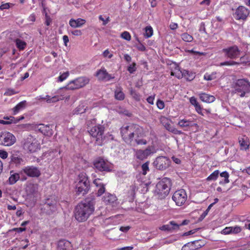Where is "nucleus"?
<instances>
[{"label": "nucleus", "mask_w": 250, "mask_h": 250, "mask_svg": "<svg viewBox=\"0 0 250 250\" xmlns=\"http://www.w3.org/2000/svg\"><path fill=\"white\" fill-rule=\"evenodd\" d=\"M95 210V201L86 199L79 203L75 208L74 216L79 222L86 221Z\"/></svg>", "instance_id": "obj_1"}, {"label": "nucleus", "mask_w": 250, "mask_h": 250, "mask_svg": "<svg viewBox=\"0 0 250 250\" xmlns=\"http://www.w3.org/2000/svg\"><path fill=\"white\" fill-rule=\"evenodd\" d=\"M142 128L139 125L129 124L122 126L120 132L123 140L126 143L130 144L135 137L142 136Z\"/></svg>", "instance_id": "obj_2"}, {"label": "nucleus", "mask_w": 250, "mask_h": 250, "mask_svg": "<svg viewBox=\"0 0 250 250\" xmlns=\"http://www.w3.org/2000/svg\"><path fill=\"white\" fill-rule=\"evenodd\" d=\"M75 183L76 192L77 194L83 195L88 193L90 189V182L86 173H80Z\"/></svg>", "instance_id": "obj_3"}, {"label": "nucleus", "mask_w": 250, "mask_h": 250, "mask_svg": "<svg viewBox=\"0 0 250 250\" xmlns=\"http://www.w3.org/2000/svg\"><path fill=\"white\" fill-rule=\"evenodd\" d=\"M171 180L165 177L159 181L156 185L155 193L160 199H164L168 195L170 190Z\"/></svg>", "instance_id": "obj_4"}, {"label": "nucleus", "mask_w": 250, "mask_h": 250, "mask_svg": "<svg viewBox=\"0 0 250 250\" xmlns=\"http://www.w3.org/2000/svg\"><path fill=\"white\" fill-rule=\"evenodd\" d=\"M232 93H237L241 97H244L246 93L250 92V83L246 79H238L232 84Z\"/></svg>", "instance_id": "obj_5"}, {"label": "nucleus", "mask_w": 250, "mask_h": 250, "mask_svg": "<svg viewBox=\"0 0 250 250\" xmlns=\"http://www.w3.org/2000/svg\"><path fill=\"white\" fill-rule=\"evenodd\" d=\"M23 148L30 153L37 152L41 149V144L38 139L31 135H28L24 139Z\"/></svg>", "instance_id": "obj_6"}, {"label": "nucleus", "mask_w": 250, "mask_h": 250, "mask_svg": "<svg viewBox=\"0 0 250 250\" xmlns=\"http://www.w3.org/2000/svg\"><path fill=\"white\" fill-rule=\"evenodd\" d=\"M90 79L86 76L78 77L69 81L66 85L64 87L66 90H74L83 88L89 83Z\"/></svg>", "instance_id": "obj_7"}, {"label": "nucleus", "mask_w": 250, "mask_h": 250, "mask_svg": "<svg viewBox=\"0 0 250 250\" xmlns=\"http://www.w3.org/2000/svg\"><path fill=\"white\" fill-rule=\"evenodd\" d=\"M104 127L101 125H98L92 127L89 131L90 135L95 138V143L96 145L99 146L103 145L104 139Z\"/></svg>", "instance_id": "obj_8"}, {"label": "nucleus", "mask_w": 250, "mask_h": 250, "mask_svg": "<svg viewBox=\"0 0 250 250\" xmlns=\"http://www.w3.org/2000/svg\"><path fill=\"white\" fill-rule=\"evenodd\" d=\"M177 125L185 131H191L196 132L198 131L199 125L190 119L186 118L179 119Z\"/></svg>", "instance_id": "obj_9"}, {"label": "nucleus", "mask_w": 250, "mask_h": 250, "mask_svg": "<svg viewBox=\"0 0 250 250\" xmlns=\"http://www.w3.org/2000/svg\"><path fill=\"white\" fill-rule=\"evenodd\" d=\"M94 167L100 172H109L111 171L112 167L111 164L102 157L95 159L93 162Z\"/></svg>", "instance_id": "obj_10"}, {"label": "nucleus", "mask_w": 250, "mask_h": 250, "mask_svg": "<svg viewBox=\"0 0 250 250\" xmlns=\"http://www.w3.org/2000/svg\"><path fill=\"white\" fill-rule=\"evenodd\" d=\"M16 142V137L8 131L0 132V145L10 146Z\"/></svg>", "instance_id": "obj_11"}, {"label": "nucleus", "mask_w": 250, "mask_h": 250, "mask_svg": "<svg viewBox=\"0 0 250 250\" xmlns=\"http://www.w3.org/2000/svg\"><path fill=\"white\" fill-rule=\"evenodd\" d=\"M156 152V150L155 147L152 146H149L145 149L135 150V156L137 159L144 160Z\"/></svg>", "instance_id": "obj_12"}, {"label": "nucleus", "mask_w": 250, "mask_h": 250, "mask_svg": "<svg viewBox=\"0 0 250 250\" xmlns=\"http://www.w3.org/2000/svg\"><path fill=\"white\" fill-rule=\"evenodd\" d=\"M187 192L183 189L175 191L172 197V200L178 206H183L187 200Z\"/></svg>", "instance_id": "obj_13"}, {"label": "nucleus", "mask_w": 250, "mask_h": 250, "mask_svg": "<svg viewBox=\"0 0 250 250\" xmlns=\"http://www.w3.org/2000/svg\"><path fill=\"white\" fill-rule=\"evenodd\" d=\"M225 56L230 59H236L239 58L241 51L237 45H233L222 50Z\"/></svg>", "instance_id": "obj_14"}, {"label": "nucleus", "mask_w": 250, "mask_h": 250, "mask_svg": "<svg viewBox=\"0 0 250 250\" xmlns=\"http://www.w3.org/2000/svg\"><path fill=\"white\" fill-rule=\"evenodd\" d=\"M171 162L169 159L165 156L157 157L153 162V166L158 169L164 170L169 167Z\"/></svg>", "instance_id": "obj_15"}, {"label": "nucleus", "mask_w": 250, "mask_h": 250, "mask_svg": "<svg viewBox=\"0 0 250 250\" xmlns=\"http://www.w3.org/2000/svg\"><path fill=\"white\" fill-rule=\"evenodd\" d=\"M250 10L244 6H239L233 14L234 17L237 20H246L250 14Z\"/></svg>", "instance_id": "obj_16"}, {"label": "nucleus", "mask_w": 250, "mask_h": 250, "mask_svg": "<svg viewBox=\"0 0 250 250\" xmlns=\"http://www.w3.org/2000/svg\"><path fill=\"white\" fill-rule=\"evenodd\" d=\"M21 172L26 174L28 177L34 178H38L41 174L39 168L33 166H27L23 167L21 170Z\"/></svg>", "instance_id": "obj_17"}, {"label": "nucleus", "mask_w": 250, "mask_h": 250, "mask_svg": "<svg viewBox=\"0 0 250 250\" xmlns=\"http://www.w3.org/2000/svg\"><path fill=\"white\" fill-rule=\"evenodd\" d=\"M102 200L106 205L115 207L117 205V198L114 195L110 193H106L103 197Z\"/></svg>", "instance_id": "obj_18"}, {"label": "nucleus", "mask_w": 250, "mask_h": 250, "mask_svg": "<svg viewBox=\"0 0 250 250\" xmlns=\"http://www.w3.org/2000/svg\"><path fill=\"white\" fill-rule=\"evenodd\" d=\"M171 76H175L178 79H181L183 77V72L180 69L178 64L175 62H172L169 64Z\"/></svg>", "instance_id": "obj_19"}, {"label": "nucleus", "mask_w": 250, "mask_h": 250, "mask_svg": "<svg viewBox=\"0 0 250 250\" xmlns=\"http://www.w3.org/2000/svg\"><path fill=\"white\" fill-rule=\"evenodd\" d=\"M96 76L97 77L99 80L105 81H108L114 78L108 74L104 68L98 70L96 72Z\"/></svg>", "instance_id": "obj_20"}, {"label": "nucleus", "mask_w": 250, "mask_h": 250, "mask_svg": "<svg viewBox=\"0 0 250 250\" xmlns=\"http://www.w3.org/2000/svg\"><path fill=\"white\" fill-rule=\"evenodd\" d=\"M200 240H196L190 242L182 247V250H196L204 246L203 244H201Z\"/></svg>", "instance_id": "obj_21"}, {"label": "nucleus", "mask_w": 250, "mask_h": 250, "mask_svg": "<svg viewBox=\"0 0 250 250\" xmlns=\"http://www.w3.org/2000/svg\"><path fill=\"white\" fill-rule=\"evenodd\" d=\"M159 229L163 231L173 232L179 229V225L174 221H171L167 224L160 227Z\"/></svg>", "instance_id": "obj_22"}, {"label": "nucleus", "mask_w": 250, "mask_h": 250, "mask_svg": "<svg viewBox=\"0 0 250 250\" xmlns=\"http://www.w3.org/2000/svg\"><path fill=\"white\" fill-rule=\"evenodd\" d=\"M238 143L241 150L247 151L249 149L250 142L249 139L246 136H243L238 138Z\"/></svg>", "instance_id": "obj_23"}, {"label": "nucleus", "mask_w": 250, "mask_h": 250, "mask_svg": "<svg viewBox=\"0 0 250 250\" xmlns=\"http://www.w3.org/2000/svg\"><path fill=\"white\" fill-rule=\"evenodd\" d=\"M50 125H44V124H39L37 126L38 130L41 132L42 134L51 136L53 134V131L51 128Z\"/></svg>", "instance_id": "obj_24"}, {"label": "nucleus", "mask_w": 250, "mask_h": 250, "mask_svg": "<svg viewBox=\"0 0 250 250\" xmlns=\"http://www.w3.org/2000/svg\"><path fill=\"white\" fill-rule=\"evenodd\" d=\"M55 201L47 199L43 206V209L47 214H50L56 210Z\"/></svg>", "instance_id": "obj_25"}, {"label": "nucleus", "mask_w": 250, "mask_h": 250, "mask_svg": "<svg viewBox=\"0 0 250 250\" xmlns=\"http://www.w3.org/2000/svg\"><path fill=\"white\" fill-rule=\"evenodd\" d=\"M101 180L99 178L95 179L93 181V184L98 188L96 193L97 196H100L105 191V184L101 182Z\"/></svg>", "instance_id": "obj_26"}, {"label": "nucleus", "mask_w": 250, "mask_h": 250, "mask_svg": "<svg viewBox=\"0 0 250 250\" xmlns=\"http://www.w3.org/2000/svg\"><path fill=\"white\" fill-rule=\"evenodd\" d=\"M58 250H73L71 243L65 240H61L58 243Z\"/></svg>", "instance_id": "obj_27"}, {"label": "nucleus", "mask_w": 250, "mask_h": 250, "mask_svg": "<svg viewBox=\"0 0 250 250\" xmlns=\"http://www.w3.org/2000/svg\"><path fill=\"white\" fill-rule=\"evenodd\" d=\"M85 23V20L81 18H79L77 20L71 19L69 22L70 26L75 28L82 26Z\"/></svg>", "instance_id": "obj_28"}, {"label": "nucleus", "mask_w": 250, "mask_h": 250, "mask_svg": "<svg viewBox=\"0 0 250 250\" xmlns=\"http://www.w3.org/2000/svg\"><path fill=\"white\" fill-rule=\"evenodd\" d=\"M199 98L202 102L207 103H212L215 100V98L214 96L207 94L206 93H202L200 94Z\"/></svg>", "instance_id": "obj_29"}, {"label": "nucleus", "mask_w": 250, "mask_h": 250, "mask_svg": "<svg viewBox=\"0 0 250 250\" xmlns=\"http://www.w3.org/2000/svg\"><path fill=\"white\" fill-rule=\"evenodd\" d=\"M3 119L7 121L0 120V123L3 125H9L12 123L16 124L19 122V119L15 118L13 116L4 117Z\"/></svg>", "instance_id": "obj_30"}, {"label": "nucleus", "mask_w": 250, "mask_h": 250, "mask_svg": "<svg viewBox=\"0 0 250 250\" xmlns=\"http://www.w3.org/2000/svg\"><path fill=\"white\" fill-rule=\"evenodd\" d=\"M26 102L23 101L17 104L13 109V114L15 115L17 114L19 111L25 108Z\"/></svg>", "instance_id": "obj_31"}, {"label": "nucleus", "mask_w": 250, "mask_h": 250, "mask_svg": "<svg viewBox=\"0 0 250 250\" xmlns=\"http://www.w3.org/2000/svg\"><path fill=\"white\" fill-rule=\"evenodd\" d=\"M161 124L165 127V128L168 131L172 127L170 124L168 119L165 116H162L160 118Z\"/></svg>", "instance_id": "obj_32"}, {"label": "nucleus", "mask_w": 250, "mask_h": 250, "mask_svg": "<svg viewBox=\"0 0 250 250\" xmlns=\"http://www.w3.org/2000/svg\"><path fill=\"white\" fill-rule=\"evenodd\" d=\"M13 171H10V176L8 179L9 183L10 185L15 184L20 179V175L17 173H13Z\"/></svg>", "instance_id": "obj_33"}, {"label": "nucleus", "mask_w": 250, "mask_h": 250, "mask_svg": "<svg viewBox=\"0 0 250 250\" xmlns=\"http://www.w3.org/2000/svg\"><path fill=\"white\" fill-rule=\"evenodd\" d=\"M87 109V106L84 104H80L74 110V114H80L84 113Z\"/></svg>", "instance_id": "obj_34"}, {"label": "nucleus", "mask_w": 250, "mask_h": 250, "mask_svg": "<svg viewBox=\"0 0 250 250\" xmlns=\"http://www.w3.org/2000/svg\"><path fill=\"white\" fill-rule=\"evenodd\" d=\"M125 95L124 92L122 91L121 87H119L115 91V98L116 100L122 101L124 100Z\"/></svg>", "instance_id": "obj_35"}, {"label": "nucleus", "mask_w": 250, "mask_h": 250, "mask_svg": "<svg viewBox=\"0 0 250 250\" xmlns=\"http://www.w3.org/2000/svg\"><path fill=\"white\" fill-rule=\"evenodd\" d=\"M15 42L17 47L20 50H23L25 48L26 43L24 41H23L19 39H17L15 40Z\"/></svg>", "instance_id": "obj_36"}, {"label": "nucleus", "mask_w": 250, "mask_h": 250, "mask_svg": "<svg viewBox=\"0 0 250 250\" xmlns=\"http://www.w3.org/2000/svg\"><path fill=\"white\" fill-rule=\"evenodd\" d=\"M43 100H45L47 103H53L59 101L60 100H62V99H60L58 96H54L52 97H50L49 95H46Z\"/></svg>", "instance_id": "obj_37"}, {"label": "nucleus", "mask_w": 250, "mask_h": 250, "mask_svg": "<svg viewBox=\"0 0 250 250\" xmlns=\"http://www.w3.org/2000/svg\"><path fill=\"white\" fill-rule=\"evenodd\" d=\"M219 171L218 170H216L213 171L211 174H210L207 178L206 180L209 181H215L216 180L219 175Z\"/></svg>", "instance_id": "obj_38"}, {"label": "nucleus", "mask_w": 250, "mask_h": 250, "mask_svg": "<svg viewBox=\"0 0 250 250\" xmlns=\"http://www.w3.org/2000/svg\"><path fill=\"white\" fill-rule=\"evenodd\" d=\"M183 77H184L187 81H191L194 77V74L189 72L188 70H184L183 71Z\"/></svg>", "instance_id": "obj_39"}, {"label": "nucleus", "mask_w": 250, "mask_h": 250, "mask_svg": "<svg viewBox=\"0 0 250 250\" xmlns=\"http://www.w3.org/2000/svg\"><path fill=\"white\" fill-rule=\"evenodd\" d=\"M220 176L221 177H223L224 178V181H220V184H227L229 182V173L227 171H223L220 174Z\"/></svg>", "instance_id": "obj_40"}, {"label": "nucleus", "mask_w": 250, "mask_h": 250, "mask_svg": "<svg viewBox=\"0 0 250 250\" xmlns=\"http://www.w3.org/2000/svg\"><path fill=\"white\" fill-rule=\"evenodd\" d=\"M216 74L217 73L215 72H212L211 74L206 73L204 75V78L207 81L215 80L217 78Z\"/></svg>", "instance_id": "obj_41"}, {"label": "nucleus", "mask_w": 250, "mask_h": 250, "mask_svg": "<svg viewBox=\"0 0 250 250\" xmlns=\"http://www.w3.org/2000/svg\"><path fill=\"white\" fill-rule=\"evenodd\" d=\"M153 34V30L150 26H147L145 28L144 36L146 38L151 37Z\"/></svg>", "instance_id": "obj_42"}, {"label": "nucleus", "mask_w": 250, "mask_h": 250, "mask_svg": "<svg viewBox=\"0 0 250 250\" xmlns=\"http://www.w3.org/2000/svg\"><path fill=\"white\" fill-rule=\"evenodd\" d=\"M182 40L186 42H191L193 40V37L187 33H184L181 35Z\"/></svg>", "instance_id": "obj_43"}, {"label": "nucleus", "mask_w": 250, "mask_h": 250, "mask_svg": "<svg viewBox=\"0 0 250 250\" xmlns=\"http://www.w3.org/2000/svg\"><path fill=\"white\" fill-rule=\"evenodd\" d=\"M130 94L132 97L137 101H140L141 100V95L139 93L136 92L135 90L131 89L130 90Z\"/></svg>", "instance_id": "obj_44"}, {"label": "nucleus", "mask_w": 250, "mask_h": 250, "mask_svg": "<svg viewBox=\"0 0 250 250\" xmlns=\"http://www.w3.org/2000/svg\"><path fill=\"white\" fill-rule=\"evenodd\" d=\"M239 63L233 61H226L224 62H221L220 64L219 65L220 66H232L238 64Z\"/></svg>", "instance_id": "obj_45"}, {"label": "nucleus", "mask_w": 250, "mask_h": 250, "mask_svg": "<svg viewBox=\"0 0 250 250\" xmlns=\"http://www.w3.org/2000/svg\"><path fill=\"white\" fill-rule=\"evenodd\" d=\"M149 164V162L147 161L142 165L143 174L144 175H146L147 172L149 170L148 167Z\"/></svg>", "instance_id": "obj_46"}, {"label": "nucleus", "mask_w": 250, "mask_h": 250, "mask_svg": "<svg viewBox=\"0 0 250 250\" xmlns=\"http://www.w3.org/2000/svg\"><path fill=\"white\" fill-rule=\"evenodd\" d=\"M69 76V73L68 71H66L65 72L63 73L62 74L60 75L58 77V81L60 82H62L65 80H66L68 76Z\"/></svg>", "instance_id": "obj_47"}, {"label": "nucleus", "mask_w": 250, "mask_h": 250, "mask_svg": "<svg viewBox=\"0 0 250 250\" xmlns=\"http://www.w3.org/2000/svg\"><path fill=\"white\" fill-rule=\"evenodd\" d=\"M121 37L125 40L126 41H129L131 40V35L130 33L127 31L123 32L121 35Z\"/></svg>", "instance_id": "obj_48"}, {"label": "nucleus", "mask_w": 250, "mask_h": 250, "mask_svg": "<svg viewBox=\"0 0 250 250\" xmlns=\"http://www.w3.org/2000/svg\"><path fill=\"white\" fill-rule=\"evenodd\" d=\"M135 141L137 145H146L147 144V141L146 139H138L139 137H135Z\"/></svg>", "instance_id": "obj_49"}, {"label": "nucleus", "mask_w": 250, "mask_h": 250, "mask_svg": "<svg viewBox=\"0 0 250 250\" xmlns=\"http://www.w3.org/2000/svg\"><path fill=\"white\" fill-rule=\"evenodd\" d=\"M136 64L135 62H133L131 65H130L127 67L128 71L132 74L136 70Z\"/></svg>", "instance_id": "obj_50"}, {"label": "nucleus", "mask_w": 250, "mask_h": 250, "mask_svg": "<svg viewBox=\"0 0 250 250\" xmlns=\"http://www.w3.org/2000/svg\"><path fill=\"white\" fill-rule=\"evenodd\" d=\"M138 42L139 43L138 44H136L135 45V47H136V48L140 51H146V48L145 46L143 44H142L139 40H138Z\"/></svg>", "instance_id": "obj_51"}, {"label": "nucleus", "mask_w": 250, "mask_h": 250, "mask_svg": "<svg viewBox=\"0 0 250 250\" xmlns=\"http://www.w3.org/2000/svg\"><path fill=\"white\" fill-rule=\"evenodd\" d=\"M156 105L157 107L159 109H163L165 108V104H164V102L160 99L158 100L156 102Z\"/></svg>", "instance_id": "obj_52"}, {"label": "nucleus", "mask_w": 250, "mask_h": 250, "mask_svg": "<svg viewBox=\"0 0 250 250\" xmlns=\"http://www.w3.org/2000/svg\"><path fill=\"white\" fill-rule=\"evenodd\" d=\"M21 158L14 155L12 156L11 158V162L16 164H20L21 162Z\"/></svg>", "instance_id": "obj_53"}, {"label": "nucleus", "mask_w": 250, "mask_h": 250, "mask_svg": "<svg viewBox=\"0 0 250 250\" xmlns=\"http://www.w3.org/2000/svg\"><path fill=\"white\" fill-rule=\"evenodd\" d=\"M45 24L47 26H49L52 22V19L46 13L45 14Z\"/></svg>", "instance_id": "obj_54"}, {"label": "nucleus", "mask_w": 250, "mask_h": 250, "mask_svg": "<svg viewBox=\"0 0 250 250\" xmlns=\"http://www.w3.org/2000/svg\"><path fill=\"white\" fill-rule=\"evenodd\" d=\"M168 131L176 135H181L183 133L182 131L178 130L173 126Z\"/></svg>", "instance_id": "obj_55"}, {"label": "nucleus", "mask_w": 250, "mask_h": 250, "mask_svg": "<svg viewBox=\"0 0 250 250\" xmlns=\"http://www.w3.org/2000/svg\"><path fill=\"white\" fill-rule=\"evenodd\" d=\"M103 55L104 58H108L109 59H111L113 56L108 49L105 50L103 53Z\"/></svg>", "instance_id": "obj_56"}, {"label": "nucleus", "mask_w": 250, "mask_h": 250, "mask_svg": "<svg viewBox=\"0 0 250 250\" xmlns=\"http://www.w3.org/2000/svg\"><path fill=\"white\" fill-rule=\"evenodd\" d=\"M18 92H16L15 91V90L13 89H8L6 92L4 93V95L6 96H12L13 95H14L15 94L18 93Z\"/></svg>", "instance_id": "obj_57"}, {"label": "nucleus", "mask_w": 250, "mask_h": 250, "mask_svg": "<svg viewBox=\"0 0 250 250\" xmlns=\"http://www.w3.org/2000/svg\"><path fill=\"white\" fill-rule=\"evenodd\" d=\"M231 227H226L222 231V233L224 234H229L231 233Z\"/></svg>", "instance_id": "obj_58"}, {"label": "nucleus", "mask_w": 250, "mask_h": 250, "mask_svg": "<svg viewBox=\"0 0 250 250\" xmlns=\"http://www.w3.org/2000/svg\"><path fill=\"white\" fill-rule=\"evenodd\" d=\"M232 228L231 233H238L241 231L240 227L238 226L231 227Z\"/></svg>", "instance_id": "obj_59"}, {"label": "nucleus", "mask_w": 250, "mask_h": 250, "mask_svg": "<svg viewBox=\"0 0 250 250\" xmlns=\"http://www.w3.org/2000/svg\"><path fill=\"white\" fill-rule=\"evenodd\" d=\"M10 4H12L10 3H2L1 5L0 6V9L1 10H3L4 9H8L10 7Z\"/></svg>", "instance_id": "obj_60"}, {"label": "nucleus", "mask_w": 250, "mask_h": 250, "mask_svg": "<svg viewBox=\"0 0 250 250\" xmlns=\"http://www.w3.org/2000/svg\"><path fill=\"white\" fill-rule=\"evenodd\" d=\"M194 107L195 108L196 111L198 114H200L201 115H203V113L202 112V107L201 105L199 104H197V105H196Z\"/></svg>", "instance_id": "obj_61"}, {"label": "nucleus", "mask_w": 250, "mask_h": 250, "mask_svg": "<svg viewBox=\"0 0 250 250\" xmlns=\"http://www.w3.org/2000/svg\"><path fill=\"white\" fill-rule=\"evenodd\" d=\"M8 157V153L3 150H0V157L3 159H5Z\"/></svg>", "instance_id": "obj_62"}, {"label": "nucleus", "mask_w": 250, "mask_h": 250, "mask_svg": "<svg viewBox=\"0 0 250 250\" xmlns=\"http://www.w3.org/2000/svg\"><path fill=\"white\" fill-rule=\"evenodd\" d=\"M190 103L193 105L194 107L197 105L199 103L197 102L196 99L194 97H191L189 99Z\"/></svg>", "instance_id": "obj_63"}, {"label": "nucleus", "mask_w": 250, "mask_h": 250, "mask_svg": "<svg viewBox=\"0 0 250 250\" xmlns=\"http://www.w3.org/2000/svg\"><path fill=\"white\" fill-rule=\"evenodd\" d=\"M36 19V16L35 13H32L28 18V21L32 22H35Z\"/></svg>", "instance_id": "obj_64"}]
</instances>
